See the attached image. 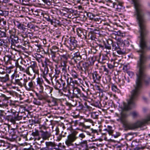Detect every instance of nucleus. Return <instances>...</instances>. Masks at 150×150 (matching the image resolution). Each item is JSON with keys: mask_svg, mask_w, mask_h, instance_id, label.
Listing matches in <instances>:
<instances>
[{"mask_svg": "<svg viewBox=\"0 0 150 150\" xmlns=\"http://www.w3.org/2000/svg\"><path fill=\"white\" fill-rule=\"evenodd\" d=\"M139 72L137 74V78L136 84L134 86V89L131 92V95L127 103L123 102V106L121 107V116L119 120L123 125L126 130H132L139 127L144 126L148 122L150 121V115L142 121H138L135 123H132L128 122L127 119L128 115L127 111L131 109L134 104V101L137 98L139 93L140 89L142 86V82H144L147 84L150 81V79L145 74L146 67H139Z\"/></svg>", "mask_w": 150, "mask_h": 150, "instance_id": "nucleus-1", "label": "nucleus"}, {"mask_svg": "<svg viewBox=\"0 0 150 150\" xmlns=\"http://www.w3.org/2000/svg\"><path fill=\"white\" fill-rule=\"evenodd\" d=\"M66 39V42L69 45V47L70 50H72L77 47V42L74 37H71Z\"/></svg>", "mask_w": 150, "mask_h": 150, "instance_id": "nucleus-2", "label": "nucleus"}, {"mask_svg": "<svg viewBox=\"0 0 150 150\" xmlns=\"http://www.w3.org/2000/svg\"><path fill=\"white\" fill-rule=\"evenodd\" d=\"M78 138L76 136V134L72 133L69 134L67 136V139L65 141V144L68 146L74 145L73 142Z\"/></svg>", "mask_w": 150, "mask_h": 150, "instance_id": "nucleus-3", "label": "nucleus"}, {"mask_svg": "<svg viewBox=\"0 0 150 150\" xmlns=\"http://www.w3.org/2000/svg\"><path fill=\"white\" fill-rule=\"evenodd\" d=\"M96 57H91L89 59V61L90 62V63H88V62H85L82 64L83 67V68L84 69H83L82 67H80V65H79V66L78 67L79 68L80 67L79 69L81 70L82 71H86L88 70V67L89 65H92L94 64V63L95 61V59Z\"/></svg>", "mask_w": 150, "mask_h": 150, "instance_id": "nucleus-4", "label": "nucleus"}, {"mask_svg": "<svg viewBox=\"0 0 150 150\" xmlns=\"http://www.w3.org/2000/svg\"><path fill=\"white\" fill-rule=\"evenodd\" d=\"M84 121L83 122H80L78 125L80 127L86 129L89 128L91 124L93 123V121L90 119H84Z\"/></svg>", "mask_w": 150, "mask_h": 150, "instance_id": "nucleus-5", "label": "nucleus"}, {"mask_svg": "<svg viewBox=\"0 0 150 150\" xmlns=\"http://www.w3.org/2000/svg\"><path fill=\"white\" fill-rule=\"evenodd\" d=\"M4 30V31H1V38H4V39L1 38V46H3L4 48L7 46V37L6 36V34Z\"/></svg>", "mask_w": 150, "mask_h": 150, "instance_id": "nucleus-6", "label": "nucleus"}, {"mask_svg": "<svg viewBox=\"0 0 150 150\" xmlns=\"http://www.w3.org/2000/svg\"><path fill=\"white\" fill-rule=\"evenodd\" d=\"M112 47V50L113 51H116L118 54L122 55L125 54V52L122 50L121 48L119 47V44H117V42L116 43H115L113 42Z\"/></svg>", "mask_w": 150, "mask_h": 150, "instance_id": "nucleus-7", "label": "nucleus"}, {"mask_svg": "<svg viewBox=\"0 0 150 150\" xmlns=\"http://www.w3.org/2000/svg\"><path fill=\"white\" fill-rule=\"evenodd\" d=\"M73 91V94L74 96H76V98H79L80 97H82L86 98V97L83 94L81 93L80 89L78 88H74Z\"/></svg>", "mask_w": 150, "mask_h": 150, "instance_id": "nucleus-8", "label": "nucleus"}, {"mask_svg": "<svg viewBox=\"0 0 150 150\" xmlns=\"http://www.w3.org/2000/svg\"><path fill=\"white\" fill-rule=\"evenodd\" d=\"M28 80L27 78L24 79V82H23V86H24L26 88V90L28 91H30L34 87V85L33 82L32 81L29 82L28 84V85H26V83L28 82Z\"/></svg>", "mask_w": 150, "mask_h": 150, "instance_id": "nucleus-9", "label": "nucleus"}, {"mask_svg": "<svg viewBox=\"0 0 150 150\" xmlns=\"http://www.w3.org/2000/svg\"><path fill=\"white\" fill-rule=\"evenodd\" d=\"M1 102L2 101L4 102L2 104H1V107L6 108L7 106L6 103L8 100V98L5 94L1 93Z\"/></svg>", "mask_w": 150, "mask_h": 150, "instance_id": "nucleus-10", "label": "nucleus"}, {"mask_svg": "<svg viewBox=\"0 0 150 150\" xmlns=\"http://www.w3.org/2000/svg\"><path fill=\"white\" fill-rule=\"evenodd\" d=\"M21 119L22 117L18 116V115L16 116L15 114H13L12 115L9 116L8 118V120L13 124L16 123V120H19Z\"/></svg>", "mask_w": 150, "mask_h": 150, "instance_id": "nucleus-11", "label": "nucleus"}, {"mask_svg": "<svg viewBox=\"0 0 150 150\" xmlns=\"http://www.w3.org/2000/svg\"><path fill=\"white\" fill-rule=\"evenodd\" d=\"M41 133V137L44 140H48L49 138L51 136V133L47 131H44L41 130L40 131Z\"/></svg>", "mask_w": 150, "mask_h": 150, "instance_id": "nucleus-12", "label": "nucleus"}, {"mask_svg": "<svg viewBox=\"0 0 150 150\" xmlns=\"http://www.w3.org/2000/svg\"><path fill=\"white\" fill-rule=\"evenodd\" d=\"M51 55L52 59L54 62L57 63L60 59V55L56 52L52 51Z\"/></svg>", "mask_w": 150, "mask_h": 150, "instance_id": "nucleus-13", "label": "nucleus"}, {"mask_svg": "<svg viewBox=\"0 0 150 150\" xmlns=\"http://www.w3.org/2000/svg\"><path fill=\"white\" fill-rule=\"evenodd\" d=\"M77 32L78 35L82 38H86V30L78 28L77 30Z\"/></svg>", "mask_w": 150, "mask_h": 150, "instance_id": "nucleus-14", "label": "nucleus"}, {"mask_svg": "<svg viewBox=\"0 0 150 150\" xmlns=\"http://www.w3.org/2000/svg\"><path fill=\"white\" fill-rule=\"evenodd\" d=\"M10 147V144L5 141L1 139V150H6Z\"/></svg>", "mask_w": 150, "mask_h": 150, "instance_id": "nucleus-15", "label": "nucleus"}, {"mask_svg": "<svg viewBox=\"0 0 150 150\" xmlns=\"http://www.w3.org/2000/svg\"><path fill=\"white\" fill-rule=\"evenodd\" d=\"M93 79L94 82H98L101 79V76L97 72L95 71L92 74Z\"/></svg>", "mask_w": 150, "mask_h": 150, "instance_id": "nucleus-16", "label": "nucleus"}, {"mask_svg": "<svg viewBox=\"0 0 150 150\" xmlns=\"http://www.w3.org/2000/svg\"><path fill=\"white\" fill-rule=\"evenodd\" d=\"M81 59V56L80 55L79 52H77L74 54L72 60H74L75 63H77Z\"/></svg>", "mask_w": 150, "mask_h": 150, "instance_id": "nucleus-17", "label": "nucleus"}, {"mask_svg": "<svg viewBox=\"0 0 150 150\" xmlns=\"http://www.w3.org/2000/svg\"><path fill=\"white\" fill-rule=\"evenodd\" d=\"M13 23L15 26H16L18 29H21L23 31H25L26 28L23 27V25L22 24L18 21L13 20Z\"/></svg>", "mask_w": 150, "mask_h": 150, "instance_id": "nucleus-18", "label": "nucleus"}, {"mask_svg": "<svg viewBox=\"0 0 150 150\" xmlns=\"http://www.w3.org/2000/svg\"><path fill=\"white\" fill-rule=\"evenodd\" d=\"M45 144L46 145V147L49 150H52L53 149H57V148H55L56 145L54 142H45Z\"/></svg>", "mask_w": 150, "mask_h": 150, "instance_id": "nucleus-19", "label": "nucleus"}, {"mask_svg": "<svg viewBox=\"0 0 150 150\" xmlns=\"http://www.w3.org/2000/svg\"><path fill=\"white\" fill-rule=\"evenodd\" d=\"M11 44L12 45H15V44L19 42L18 38L16 35H12L10 37Z\"/></svg>", "mask_w": 150, "mask_h": 150, "instance_id": "nucleus-20", "label": "nucleus"}, {"mask_svg": "<svg viewBox=\"0 0 150 150\" xmlns=\"http://www.w3.org/2000/svg\"><path fill=\"white\" fill-rule=\"evenodd\" d=\"M9 79V75L7 73L1 74V81L6 82Z\"/></svg>", "mask_w": 150, "mask_h": 150, "instance_id": "nucleus-21", "label": "nucleus"}, {"mask_svg": "<svg viewBox=\"0 0 150 150\" xmlns=\"http://www.w3.org/2000/svg\"><path fill=\"white\" fill-rule=\"evenodd\" d=\"M29 67L32 68L33 72L35 74H38V71L37 69V64L35 62H33L31 63V65Z\"/></svg>", "mask_w": 150, "mask_h": 150, "instance_id": "nucleus-22", "label": "nucleus"}, {"mask_svg": "<svg viewBox=\"0 0 150 150\" xmlns=\"http://www.w3.org/2000/svg\"><path fill=\"white\" fill-rule=\"evenodd\" d=\"M1 29H4L5 31L7 29L6 20H5L4 18H2L1 17Z\"/></svg>", "mask_w": 150, "mask_h": 150, "instance_id": "nucleus-23", "label": "nucleus"}, {"mask_svg": "<svg viewBox=\"0 0 150 150\" xmlns=\"http://www.w3.org/2000/svg\"><path fill=\"white\" fill-rule=\"evenodd\" d=\"M45 62L46 66L44 68V71H43V75H47L49 71L47 67V66L48 65V63H50V62L48 59L45 58Z\"/></svg>", "mask_w": 150, "mask_h": 150, "instance_id": "nucleus-24", "label": "nucleus"}, {"mask_svg": "<svg viewBox=\"0 0 150 150\" xmlns=\"http://www.w3.org/2000/svg\"><path fill=\"white\" fill-rule=\"evenodd\" d=\"M112 127L108 126V129H104L103 130V134H105L106 132H108V134L110 135L112 134V133H113V130L112 129Z\"/></svg>", "mask_w": 150, "mask_h": 150, "instance_id": "nucleus-25", "label": "nucleus"}, {"mask_svg": "<svg viewBox=\"0 0 150 150\" xmlns=\"http://www.w3.org/2000/svg\"><path fill=\"white\" fill-rule=\"evenodd\" d=\"M113 41L111 39H108L107 40V43L105 44V47L106 49L110 50L111 48V46H112Z\"/></svg>", "mask_w": 150, "mask_h": 150, "instance_id": "nucleus-26", "label": "nucleus"}, {"mask_svg": "<svg viewBox=\"0 0 150 150\" xmlns=\"http://www.w3.org/2000/svg\"><path fill=\"white\" fill-rule=\"evenodd\" d=\"M6 113L4 110L1 109V122H4L6 120Z\"/></svg>", "mask_w": 150, "mask_h": 150, "instance_id": "nucleus-27", "label": "nucleus"}, {"mask_svg": "<svg viewBox=\"0 0 150 150\" xmlns=\"http://www.w3.org/2000/svg\"><path fill=\"white\" fill-rule=\"evenodd\" d=\"M52 83L54 85L55 88L57 90H60V88H62V84L61 83V80L60 81L58 80L56 81L55 85H54L53 82L52 81Z\"/></svg>", "mask_w": 150, "mask_h": 150, "instance_id": "nucleus-28", "label": "nucleus"}, {"mask_svg": "<svg viewBox=\"0 0 150 150\" xmlns=\"http://www.w3.org/2000/svg\"><path fill=\"white\" fill-rule=\"evenodd\" d=\"M18 138V137L17 135L14 132H13V133H11L10 134L9 137L8 138V139L10 141L13 142L16 141Z\"/></svg>", "mask_w": 150, "mask_h": 150, "instance_id": "nucleus-29", "label": "nucleus"}, {"mask_svg": "<svg viewBox=\"0 0 150 150\" xmlns=\"http://www.w3.org/2000/svg\"><path fill=\"white\" fill-rule=\"evenodd\" d=\"M21 80L22 78H21L20 79H15L13 83L15 84H17L21 87L23 86V84L24 83L23 82V83H22L21 82V81H22Z\"/></svg>", "mask_w": 150, "mask_h": 150, "instance_id": "nucleus-30", "label": "nucleus"}, {"mask_svg": "<svg viewBox=\"0 0 150 150\" xmlns=\"http://www.w3.org/2000/svg\"><path fill=\"white\" fill-rule=\"evenodd\" d=\"M35 58L36 60L39 63H41L42 64H43V59H44V57L42 55L40 54H38L37 55H36Z\"/></svg>", "mask_w": 150, "mask_h": 150, "instance_id": "nucleus-31", "label": "nucleus"}, {"mask_svg": "<svg viewBox=\"0 0 150 150\" xmlns=\"http://www.w3.org/2000/svg\"><path fill=\"white\" fill-rule=\"evenodd\" d=\"M37 82L40 87L43 86L44 84V81L42 78L38 77L37 79Z\"/></svg>", "mask_w": 150, "mask_h": 150, "instance_id": "nucleus-32", "label": "nucleus"}, {"mask_svg": "<svg viewBox=\"0 0 150 150\" xmlns=\"http://www.w3.org/2000/svg\"><path fill=\"white\" fill-rule=\"evenodd\" d=\"M7 131H2L1 130V137L2 138L8 139V138L7 136Z\"/></svg>", "mask_w": 150, "mask_h": 150, "instance_id": "nucleus-33", "label": "nucleus"}, {"mask_svg": "<svg viewBox=\"0 0 150 150\" xmlns=\"http://www.w3.org/2000/svg\"><path fill=\"white\" fill-rule=\"evenodd\" d=\"M25 72L30 76H32L33 73H34L33 72L32 68L30 67H28L26 68L25 69Z\"/></svg>", "mask_w": 150, "mask_h": 150, "instance_id": "nucleus-34", "label": "nucleus"}, {"mask_svg": "<svg viewBox=\"0 0 150 150\" xmlns=\"http://www.w3.org/2000/svg\"><path fill=\"white\" fill-rule=\"evenodd\" d=\"M7 67L1 64V74L7 73Z\"/></svg>", "mask_w": 150, "mask_h": 150, "instance_id": "nucleus-35", "label": "nucleus"}, {"mask_svg": "<svg viewBox=\"0 0 150 150\" xmlns=\"http://www.w3.org/2000/svg\"><path fill=\"white\" fill-rule=\"evenodd\" d=\"M8 127L7 125L5 124L1 125V130L2 131H7Z\"/></svg>", "mask_w": 150, "mask_h": 150, "instance_id": "nucleus-36", "label": "nucleus"}, {"mask_svg": "<svg viewBox=\"0 0 150 150\" xmlns=\"http://www.w3.org/2000/svg\"><path fill=\"white\" fill-rule=\"evenodd\" d=\"M35 94L38 99L39 100H45L46 98L45 97L43 96L41 93L39 94L36 92Z\"/></svg>", "mask_w": 150, "mask_h": 150, "instance_id": "nucleus-37", "label": "nucleus"}, {"mask_svg": "<svg viewBox=\"0 0 150 150\" xmlns=\"http://www.w3.org/2000/svg\"><path fill=\"white\" fill-rule=\"evenodd\" d=\"M77 145L86 147L87 146V141L86 140L83 141L81 142H79V143Z\"/></svg>", "mask_w": 150, "mask_h": 150, "instance_id": "nucleus-38", "label": "nucleus"}, {"mask_svg": "<svg viewBox=\"0 0 150 150\" xmlns=\"http://www.w3.org/2000/svg\"><path fill=\"white\" fill-rule=\"evenodd\" d=\"M124 40L123 41L120 38H118L117 40V44H118L119 45H121L122 46H125V44H124Z\"/></svg>", "mask_w": 150, "mask_h": 150, "instance_id": "nucleus-39", "label": "nucleus"}, {"mask_svg": "<svg viewBox=\"0 0 150 150\" xmlns=\"http://www.w3.org/2000/svg\"><path fill=\"white\" fill-rule=\"evenodd\" d=\"M118 79L119 82H121L122 84H123L126 80V78L125 76H122L121 77H119Z\"/></svg>", "mask_w": 150, "mask_h": 150, "instance_id": "nucleus-40", "label": "nucleus"}, {"mask_svg": "<svg viewBox=\"0 0 150 150\" xmlns=\"http://www.w3.org/2000/svg\"><path fill=\"white\" fill-rule=\"evenodd\" d=\"M98 116V113L96 112H93L91 113V116L94 119H97Z\"/></svg>", "mask_w": 150, "mask_h": 150, "instance_id": "nucleus-41", "label": "nucleus"}, {"mask_svg": "<svg viewBox=\"0 0 150 150\" xmlns=\"http://www.w3.org/2000/svg\"><path fill=\"white\" fill-rule=\"evenodd\" d=\"M60 59H62V60L64 61V64H65V63L66 62V61L67 59L68 58L67 56L65 55H63L60 56Z\"/></svg>", "mask_w": 150, "mask_h": 150, "instance_id": "nucleus-42", "label": "nucleus"}, {"mask_svg": "<svg viewBox=\"0 0 150 150\" xmlns=\"http://www.w3.org/2000/svg\"><path fill=\"white\" fill-rule=\"evenodd\" d=\"M32 135L34 137L38 136L39 135V133L38 130L35 129V131H33L32 132Z\"/></svg>", "mask_w": 150, "mask_h": 150, "instance_id": "nucleus-43", "label": "nucleus"}, {"mask_svg": "<svg viewBox=\"0 0 150 150\" xmlns=\"http://www.w3.org/2000/svg\"><path fill=\"white\" fill-rule=\"evenodd\" d=\"M6 2H1V8H2L3 9H5L6 8Z\"/></svg>", "mask_w": 150, "mask_h": 150, "instance_id": "nucleus-44", "label": "nucleus"}, {"mask_svg": "<svg viewBox=\"0 0 150 150\" xmlns=\"http://www.w3.org/2000/svg\"><path fill=\"white\" fill-rule=\"evenodd\" d=\"M1 16H4V17L6 15H7L8 14V12L7 11H4V10H1Z\"/></svg>", "mask_w": 150, "mask_h": 150, "instance_id": "nucleus-45", "label": "nucleus"}, {"mask_svg": "<svg viewBox=\"0 0 150 150\" xmlns=\"http://www.w3.org/2000/svg\"><path fill=\"white\" fill-rule=\"evenodd\" d=\"M16 67L17 68H18L20 69V71H23V72H25V69L18 64L16 65Z\"/></svg>", "mask_w": 150, "mask_h": 150, "instance_id": "nucleus-46", "label": "nucleus"}, {"mask_svg": "<svg viewBox=\"0 0 150 150\" xmlns=\"http://www.w3.org/2000/svg\"><path fill=\"white\" fill-rule=\"evenodd\" d=\"M1 91H2V92H3V93H4V94H6H6L8 93V92L7 91L6 88H4L3 86H1Z\"/></svg>", "mask_w": 150, "mask_h": 150, "instance_id": "nucleus-47", "label": "nucleus"}, {"mask_svg": "<svg viewBox=\"0 0 150 150\" xmlns=\"http://www.w3.org/2000/svg\"><path fill=\"white\" fill-rule=\"evenodd\" d=\"M89 39H90L92 40H95V39H96L94 35L91 34L90 35H89Z\"/></svg>", "mask_w": 150, "mask_h": 150, "instance_id": "nucleus-48", "label": "nucleus"}, {"mask_svg": "<svg viewBox=\"0 0 150 150\" xmlns=\"http://www.w3.org/2000/svg\"><path fill=\"white\" fill-rule=\"evenodd\" d=\"M55 77L56 78L57 76L60 73V71L59 69L58 68H56L55 69Z\"/></svg>", "mask_w": 150, "mask_h": 150, "instance_id": "nucleus-49", "label": "nucleus"}, {"mask_svg": "<svg viewBox=\"0 0 150 150\" xmlns=\"http://www.w3.org/2000/svg\"><path fill=\"white\" fill-rule=\"evenodd\" d=\"M66 11L68 13H73L74 12V10L68 8H65Z\"/></svg>", "mask_w": 150, "mask_h": 150, "instance_id": "nucleus-50", "label": "nucleus"}, {"mask_svg": "<svg viewBox=\"0 0 150 150\" xmlns=\"http://www.w3.org/2000/svg\"><path fill=\"white\" fill-rule=\"evenodd\" d=\"M93 32L94 33L99 34V28H97L96 29H95L93 31Z\"/></svg>", "mask_w": 150, "mask_h": 150, "instance_id": "nucleus-51", "label": "nucleus"}, {"mask_svg": "<svg viewBox=\"0 0 150 150\" xmlns=\"http://www.w3.org/2000/svg\"><path fill=\"white\" fill-rule=\"evenodd\" d=\"M87 15L88 17L90 18V19L92 20L93 18L95 17L94 16H93L92 13H87Z\"/></svg>", "mask_w": 150, "mask_h": 150, "instance_id": "nucleus-52", "label": "nucleus"}, {"mask_svg": "<svg viewBox=\"0 0 150 150\" xmlns=\"http://www.w3.org/2000/svg\"><path fill=\"white\" fill-rule=\"evenodd\" d=\"M78 137L81 138V140L83 139L85 137V135L83 133L80 134L78 136Z\"/></svg>", "mask_w": 150, "mask_h": 150, "instance_id": "nucleus-53", "label": "nucleus"}, {"mask_svg": "<svg viewBox=\"0 0 150 150\" xmlns=\"http://www.w3.org/2000/svg\"><path fill=\"white\" fill-rule=\"evenodd\" d=\"M45 19L47 21L50 22L51 24H53V21L50 18L49 16H47V17H45Z\"/></svg>", "mask_w": 150, "mask_h": 150, "instance_id": "nucleus-54", "label": "nucleus"}, {"mask_svg": "<svg viewBox=\"0 0 150 150\" xmlns=\"http://www.w3.org/2000/svg\"><path fill=\"white\" fill-rule=\"evenodd\" d=\"M3 59L5 63H6V62H8L9 59L8 56H5V57H3Z\"/></svg>", "mask_w": 150, "mask_h": 150, "instance_id": "nucleus-55", "label": "nucleus"}, {"mask_svg": "<svg viewBox=\"0 0 150 150\" xmlns=\"http://www.w3.org/2000/svg\"><path fill=\"white\" fill-rule=\"evenodd\" d=\"M112 134L113 133H112V134H111L110 135L113 136L115 138H117L120 135V134L119 132H117L115 134Z\"/></svg>", "mask_w": 150, "mask_h": 150, "instance_id": "nucleus-56", "label": "nucleus"}, {"mask_svg": "<svg viewBox=\"0 0 150 150\" xmlns=\"http://www.w3.org/2000/svg\"><path fill=\"white\" fill-rule=\"evenodd\" d=\"M47 75H42V76L43 78L45 79V80L49 84H50V81L47 78Z\"/></svg>", "mask_w": 150, "mask_h": 150, "instance_id": "nucleus-57", "label": "nucleus"}, {"mask_svg": "<svg viewBox=\"0 0 150 150\" xmlns=\"http://www.w3.org/2000/svg\"><path fill=\"white\" fill-rule=\"evenodd\" d=\"M128 75L131 78L134 75V73L132 71H128L127 72Z\"/></svg>", "mask_w": 150, "mask_h": 150, "instance_id": "nucleus-58", "label": "nucleus"}, {"mask_svg": "<svg viewBox=\"0 0 150 150\" xmlns=\"http://www.w3.org/2000/svg\"><path fill=\"white\" fill-rule=\"evenodd\" d=\"M52 98V101L54 105H56L57 103V99L54 98Z\"/></svg>", "mask_w": 150, "mask_h": 150, "instance_id": "nucleus-59", "label": "nucleus"}, {"mask_svg": "<svg viewBox=\"0 0 150 150\" xmlns=\"http://www.w3.org/2000/svg\"><path fill=\"white\" fill-rule=\"evenodd\" d=\"M13 68V67H10L8 68H7V69H6V71H7V73H10L11 72V69H12Z\"/></svg>", "mask_w": 150, "mask_h": 150, "instance_id": "nucleus-60", "label": "nucleus"}, {"mask_svg": "<svg viewBox=\"0 0 150 150\" xmlns=\"http://www.w3.org/2000/svg\"><path fill=\"white\" fill-rule=\"evenodd\" d=\"M61 83L62 84V87L63 88H65L66 85L65 82H64L62 80H61Z\"/></svg>", "mask_w": 150, "mask_h": 150, "instance_id": "nucleus-61", "label": "nucleus"}, {"mask_svg": "<svg viewBox=\"0 0 150 150\" xmlns=\"http://www.w3.org/2000/svg\"><path fill=\"white\" fill-rule=\"evenodd\" d=\"M43 86L40 87V90L39 91V92L41 94L43 92Z\"/></svg>", "mask_w": 150, "mask_h": 150, "instance_id": "nucleus-62", "label": "nucleus"}, {"mask_svg": "<svg viewBox=\"0 0 150 150\" xmlns=\"http://www.w3.org/2000/svg\"><path fill=\"white\" fill-rule=\"evenodd\" d=\"M108 67L110 69H113L115 67L114 66L112 65L110 63L108 64Z\"/></svg>", "mask_w": 150, "mask_h": 150, "instance_id": "nucleus-63", "label": "nucleus"}, {"mask_svg": "<svg viewBox=\"0 0 150 150\" xmlns=\"http://www.w3.org/2000/svg\"><path fill=\"white\" fill-rule=\"evenodd\" d=\"M99 18H95V17L93 18V19L92 20V21L93 23H95L98 21V20Z\"/></svg>", "mask_w": 150, "mask_h": 150, "instance_id": "nucleus-64", "label": "nucleus"}]
</instances>
